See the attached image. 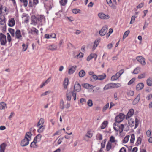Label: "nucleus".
<instances>
[{
    "instance_id": "nucleus-53",
    "label": "nucleus",
    "mask_w": 152,
    "mask_h": 152,
    "mask_svg": "<svg viewBox=\"0 0 152 152\" xmlns=\"http://www.w3.org/2000/svg\"><path fill=\"white\" fill-rule=\"evenodd\" d=\"M21 2L23 3V4L25 7L27 6L28 4V1L27 0H20Z\"/></svg>"
},
{
    "instance_id": "nucleus-7",
    "label": "nucleus",
    "mask_w": 152,
    "mask_h": 152,
    "mask_svg": "<svg viewBox=\"0 0 152 152\" xmlns=\"http://www.w3.org/2000/svg\"><path fill=\"white\" fill-rule=\"evenodd\" d=\"M107 26H105L103 27L99 31V34L101 36H103L105 35L107 31Z\"/></svg>"
},
{
    "instance_id": "nucleus-25",
    "label": "nucleus",
    "mask_w": 152,
    "mask_h": 152,
    "mask_svg": "<svg viewBox=\"0 0 152 152\" xmlns=\"http://www.w3.org/2000/svg\"><path fill=\"white\" fill-rule=\"evenodd\" d=\"M107 3L114 9H115L116 7L113 4L111 0H106Z\"/></svg>"
},
{
    "instance_id": "nucleus-16",
    "label": "nucleus",
    "mask_w": 152,
    "mask_h": 152,
    "mask_svg": "<svg viewBox=\"0 0 152 152\" xmlns=\"http://www.w3.org/2000/svg\"><path fill=\"white\" fill-rule=\"evenodd\" d=\"M7 146L6 144L4 143H3L0 146V152H4V150Z\"/></svg>"
},
{
    "instance_id": "nucleus-32",
    "label": "nucleus",
    "mask_w": 152,
    "mask_h": 152,
    "mask_svg": "<svg viewBox=\"0 0 152 152\" xmlns=\"http://www.w3.org/2000/svg\"><path fill=\"white\" fill-rule=\"evenodd\" d=\"M112 83L113 84L112 86L113 87V88L119 87L121 86V84L118 83Z\"/></svg>"
},
{
    "instance_id": "nucleus-8",
    "label": "nucleus",
    "mask_w": 152,
    "mask_h": 152,
    "mask_svg": "<svg viewBox=\"0 0 152 152\" xmlns=\"http://www.w3.org/2000/svg\"><path fill=\"white\" fill-rule=\"evenodd\" d=\"M98 16L101 19H107L110 18V16L108 15H105L104 13L100 12L98 14Z\"/></svg>"
},
{
    "instance_id": "nucleus-20",
    "label": "nucleus",
    "mask_w": 152,
    "mask_h": 152,
    "mask_svg": "<svg viewBox=\"0 0 152 152\" xmlns=\"http://www.w3.org/2000/svg\"><path fill=\"white\" fill-rule=\"evenodd\" d=\"M112 85V83L106 85L104 88V89L107 90L109 89L113 88Z\"/></svg>"
},
{
    "instance_id": "nucleus-33",
    "label": "nucleus",
    "mask_w": 152,
    "mask_h": 152,
    "mask_svg": "<svg viewBox=\"0 0 152 152\" xmlns=\"http://www.w3.org/2000/svg\"><path fill=\"white\" fill-rule=\"evenodd\" d=\"M108 122L106 121H104L102 123V125L101 126V129H103L105 128Z\"/></svg>"
},
{
    "instance_id": "nucleus-24",
    "label": "nucleus",
    "mask_w": 152,
    "mask_h": 152,
    "mask_svg": "<svg viewBox=\"0 0 152 152\" xmlns=\"http://www.w3.org/2000/svg\"><path fill=\"white\" fill-rule=\"evenodd\" d=\"M106 77V75L105 74H102L98 76V80H102L105 79Z\"/></svg>"
},
{
    "instance_id": "nucleus-49",
    "label": "nucleus",
    "mask_w": 152,
    "mask_h": 152,
    "mask_svg": "<svg viewBox=\"0 0 152 152\" xmlns=\"http://www.w3.org/2000/svg\"><path fill=\"white\" fill-rule=\"evenodd\" d=\"M93 79H94V80L95 81L98 80V76H97L96 75H93V76H92L90 78V79L91 80H92Z\"/></svg>"
},
{
    "instance_id": "nucleus-6",
    "label": "nucleus",
    "mask_w": 152,
    "mask_h": 152,
    "mask_svg": "<svg viewBox=\"0 0 152 152\" xmlns=\"http://www.w3.org/2000/svg\"><path fill=\"white\" fill-rule=\"evenodd\" d=\"M136 60L142 65L146 64L145 59L141 56H138L136 57Z\"/></svg>"
},
{
    "instance_id": "nucleus-17",
    "label": "nucleus",
    "mask_w": 152,
    "mask_h": 152,
    "mask_svg": "<svg viewBox=\"0 0 152 152\" xmlns=\"http://www.w3.org/2000/svg\"><path fill=\"white\" fill-rule=\"evenodd\" d=\"M120 76L119 74L117 73L115 74L113 76L111 77V80L113 81L117 80Z\"/></svg>"
},
{
    "instance_id": "nucleus-40",
    "label": "nucleus",
    "mask_w": 152,
    "mask_h": 152,
    "mask_svg": "<svg viewBox=\"0 0 152 152\" xmlns=\"http://www.w3.org/2000/svg\"><path fill=\"white\" fill-rule=\"evenodd\" d=\"M142 139L141 137H137L136 144L137 145H139L141 143Z\"/></svg>"
},
{
    "instance_id": "nucleus-42",
    "label": "nucleus",
    "mask_w": 152,
    "mask_h": 152,
    "mask_svg": "<svg viewBox=\"0 0 152 152\" xmlns=\"http://www.w3.org/2000/svg\"><path fill=\"white\" fill-rule=\"evenodd\" d=\"M93 134L91 133L90 131H88L86 134V136L89 138H90L92 137Z\"/></svg>"
},
{
    "instance_id": "nucleus-11",
    "label": "nucleus",
    "mask_w": 152,
    "mask_h": 152,
    "mask_svg": "<svg viewBox=\"0 0 152 152\" xmlns=\"http://www.w3.org/2000/svg\"><path fill=\"white\" fill-rule=\"evenodd\" d=\"M57 47L56 45H51L50 46H49L47 48V49L48 50H51V51H54L55 50H57Z\"/></svg>"
},
{
    "instance_id": "nucleus-21",
    "label": "nucleus",
    "mask_w": 152,
    "mask_h": 152,
    "mask_svg": "<svg viewBox=\"0 0 152 152\" xmlns=\"http://www.w3.org/2000/svg\"><path fill=\"white\" fill-rule=\"evenodd\" d=\"M44 122L45 121L44 119L42 118H41L37 123V126L38 127H39V126L40 125L41 126V125H43Z\"/></svg>"
},
{
    "instance_id": "nucleus-45",
    "label": "nucleus",
    "mask_w": 152,
    "mask_h": 152,
    "mask_svg": "<svg viewBox=\"0 0 152 152\" xmlns=\"http://www.w3.org/2000/svg\"><path fill=\"white\" fill-rule=\"evenodd\" d=\"M87 104L89 107H92L93 105L92 101L91 99H89L88 100L87 102Z\"/></svg>"
},
{
    "instance_id": "nucleus-55",
    "label": "nucleus",
    "mask_w": 152,
    "mask_h": 152,
    "mask_svg": "<svg viewBox=\"0 0 152 152\" xmlns=\"http://www.w3.org/2000/svg\"><path fill=\"white\" fill-rule=\"evenodd\" d=\"M23 50L25 51L27 50L28 48V45H26L25 44H23L22 45Z\"/></svg>"
},
{
    "instance_id": "nucleus-26",
    "label": "nucleus",
    "mask_w": 152,
    "mask_h": 152,
    "mask_svg": "<svg viewBox=\"0 0 152 152\" xmlns=\"http://www.w3.org/2000/svg\"><path fill=\"white\" fill-rule=\"evenodd\" d=\"M45 128V126L44 125H41L39 128L38 129L37 131L39 133H41L42 132Z\"/></svg>"
},
{
    "instance_id": "nucleus-62",
    "label": "nucleus",
    "mask_w": 152,
    "mask_h": 152,
    "mask_svg": "<svg viewBox=\"0 0 152 152\" xmlns=\"http://www.w3.org/2000/svg\"><path fill=\"white\" fill-rule=\"evenodd\" d=\"M96 137L99 140H101L102 139V135L100 134H98L96 135Z\"/></svg>"
},
{
    "instance_id": "nucleus-18",
    "label": "nucleus",
    "mask_w": 152,
    "mask_h": 152,
    "mask_svg": "<svg viewBox=\"0 0 152 152\" xmlns=\"http://www.w3.org/2000/svg\"><path fill=\"white\" fill-rule=\"evenodd\" d=\"M140 98V94H139L133 102V104H135L138 102Z\"/></svg>"
},
{
    "instance_id": "nucleus-9",
    "label": "nucleus",
    "mask_w": 152,
    "mask_h": 152,
    "mask_svg": "<svg viewBox=\"0 0 152 152\" xmlns=\"http://www.w3.org/2000/svg\"><path fill=\"white\" fill-rule=\"evenodd\" d=\"M134 113V111L132 109H130L128 111L126 117V118H129L132 116Z\"/></svg>"
},
{
    "instance_id": "nucleus-59",
    "label": "nucleus",
    "mask_w": 152,
    "mask_h": 152,
    "mask_svg": "<svg viewBox=\"0 0 152 152\" xmlns=\"http://www.w3.org/2000/svg\"><path fill=\"white\" fill-rule=\"evenodd\" d=\"M135 123V126L134 127V129H136L138 126L139 123V121L137 118H136Z\"/></svg>"
},
{
    "instance_id": "nucleus-60",
    "label": "nucleus",
    "mask_w": 152,
    "mask_h": 152,
    "mask_svg": "<svg viewBox=\"0 0 152 152\" xmlns=\"http://www.w3.org/2000/svg\"><path fill=\"white\" fill-rule=\"evenodd\" d=\"M31 31L32 32H34L37 34H38V31L35 28H33L31 29Z\"/></svg>"
},
{
    "instance_id": "nucleus-37",
    "label": "nucleus",
    "mask_w": 152,
    "mask_h": 152,
    "mask_svg": "<svg viewBox=\"0 0 152 152\" xmlns=\"http://www.w3.org/2000/svg\"><path fill=\"white\" fill-rule=\"evenodd\" d=\"M109 103H107L104 106L102 109L103 112H105L109 107Z\"/></svg>"
},
{
    "instance_id": "nucleus-14",
    "label": "nucleus",
    "mask_w": 152,
    "mask_h": 152,
    "mask_svg": "<svg viewBox=\"0 0 152 152\" xmlns=\"http://www.w3.org/2000/svg\"><path fill=\"white\" fill-rule=\"evenodd\" d=\"M143 87L144 84L142 83H140L137 85L136 89L138 91L142 89Z\"/></svg>"
},
{
    "instance_id": "nucleus-13",
    "label": "nucleus",
    "mask_w": 152,
    "mask_h": 152,
    "mask_svg": "<svg viewBox=\"0 0 152 152\" xmlns=\"http://www.w3.org/2000/svg\"><path fill=\"white\" fill-rule=\"evenodd\" d=\"M69 79L67 78H66L63 82L64 88V89H66L67 88V86L68 85Z\"/></svg>"
},
{
    "instance_id": "nucleus-56",
    "label": "nucleus",
    "mask_w": 152,
    "mask_h": 152,
    "mask_svg": "<svg viewBox=\"0 0 152 152\" xmlns=\"http://www.w3.org/2000/svg\"><path fill=\"white\" fill-rule=\"evenodd\" d=\"M90 55L92 59L93 58H94L95 60H96L97 57V55L96 54L92 53Z\"/></svg>"
},
{
    "instance_id": "nucleus-43",
    "label": "nucleus",
    "mask_w": 152,
    "mask_h": 152,
    "mask_svg": "<svg viewBox=\"0 0 152 152\" xmlns=\"http://www.w3.org/2000/svg\"><path fill=\"white\" fill-rule=\"evenodd\" d=\"M32 21L33 24L35 25L37 24V21H38L37 18H36L35 16L32 17Z\"/></svg>"
},
{
    "instance_id": "nucleus-3",
    "label": "nucleus",
    "mask_w": 152,
    "mask_h": 152,
    "mask_svg": "<svg viewBox=\"0 0 152 152\" xmlns=\"http://www.w3.org/2000/svg\"><path fill=\"white\" fill-rule=\"evenodd\" d=\"M113 126L114 129L116 131L120 133L123 132L124 128V126L123 124H121L119 126L115 123L113 124Z\"/></svg>"
},
{
    "instance_id": "nucleus-22",
    "label": "nucleus",
    "mask_w": 152,
    "mask_h": 152,
    "mask_svg": "<svg viewBox=\"0 0 152 152\" xmlns=\"http://www.w3.org/2000/svg\"><path fill=\"white\" fill-rule=\"evenodd\" d=\"M6 108V104L4 102L0 103V110L5 109Z\"/></svg>"
},
{
    "instance_id": "nucleus-28",
    "label": "nucleus",
    "mask_w": 152,
    "mask_h": 152,
    "mask_svg": "<svg viewBox=\"0 0 152 152\" xmlns=\"http://www.w3.org/2000/svg\"><path fill=\"white\" fill-rule=\"evenodd\" d=\"M83 86L85 88L87 89H88L89 88H94V86H93L88 83H85L83 84Z\"/></svg>"
},
{
    "instance_id": "nucleus-1",
    "label": "nucleus",
    "mask_w": 152,
    "mask_h": 152,
    "mask_svg": "<svg viewBox=\"0 0 152 152\" xmlns=\"http://www.w3.org/2000/svg\"><path fill=\"white\" fill-rule=\"evenodd\" d=\"M32 134L31 132H27L26 134L25 137L21 141L20 145L22 147L27 145L29 143V141L31 139Z\"/></svg>"
},
{
    "instance_id": "nucleus-10",
    "label": "nucleus",
    "mask_w": 152,
    "mask_h": 152,
    "mask_svg": "<svg viewBox=\"0 0 152 152\" xmlns=\"http://www.w3.org/2000/svg\"><path fill=\"white\" fill-rule=\"evenodd\" d=\"M16 38L17 39H21L22 36L21 34L20 31L19 30H17L15 32Z\"/></svg>"
},
{
    "instance_id": "nucleus-54",
    "label": "nucleus",
    "mask_w": 152,
    "mask_h": 152,
    "mask_svg": "<svg viewBox=\"0 0 152 152\" xmlns=\"http://www.w3.org/2000/svg\"><path fill=\"white\" fill-rule=\"evenodd\" d=\"M66 99L70 101L71 99V96L70 94H69L66 93Z\"/></svg>"
},
{
    "instance_id": "nucleus-29",
    "label": "nucleus",
    "mask_w": 152,
    "mask_h": 152,
    "mask_svg": "<svg viewBox=\"0 0 152 152\" xmlns=\"http://www.w3.org/2000/svg\"><path fill=\"white\" fill-rule=\"evenodd\" d=\"M85 74L86 73L83 70L80 71L79 73V76L80 77H83L85 75Z\"/></svg>"
},
{
    "instance_id": "nucleus-2",
    "label": "nucleus",
    "mask_w": 152,
    "mask_h": 152,
    "mask_svg": "<svg viewBox=\"0 0 152 152\" xmlns=\"http://www.w3.org/2000/svg\"><path fill=\"white\" fill-rule=\"evenodd\" d=\"M81 90V87L80 84L77 82H76L74 86V90L71 91L72 95L74 101L76 99V91L79 92Z\"/></svg>"
},
{
    "instance_id": "nucleus-52",
    "label": "nucleus",
    "mask_w": 152,
    "mask_h": 152,
    "mask_svg": "<svg viewBox=\"0 0 152 152\" xmlns=\"http://www.w3.org/2000/svg\"><path fill=\"white\" fill-rule=\"evenodd\" d=\"M136 17L135 16H132L131 18V20L130 22V24H132L134 22L135 20V18H136Z\"/></svg>"
},
{
    "instance_id": "nucleus-30",
    "label": "nucleus",
    "mask_w": 152,
    "mask_h": 152,
    "mask_svg": "<svg viewBox=\"0 0 152 152\" xmlns=\"http://www.w3.org/2000/svg\"><path fill=\"white\" fill-rule=\"evenodd\" d=\"M112 148V144L109 142H108L106 145V150L107 151H109Z\"/></svg>"
},
{
    "instance_id": "nucleus-12",
    "label": "nucleus",
    "mask_w": 152,
    "mask_h": 152,
    "mask_svg": "<svg viewBox=\"0 0 152 152\" xmlns=\"http://www.w3.org/2000/svg\"><path fill=\"white\" fill-rule=\"evenodd\" d=\"M77 66L75 65L72 66L69 70L68 73L69 74H72L76 69Z\"/></svg>"
},
{
    "instance_id": "nucleus-34",
    "label": "nucleus",
    "mask_w": 152,
    "mask_h": 152,
    "mask_svg": "<svg viewBox=\"0 0 152 152\" xmlns=\"http://www.w3.org/2000/svg\"><path fill=\"white\" fill-rule=\"evenodd\" d=\"M110 141L112 143H116L117 142V140L115 139V138L113 136H112L110 137Z\"/></svg>"
},
{
    "instance_id": "nucleus-36",
    "label": "nucleus",
    "mask_w": 152,
    "mask_h": 152,
    "mask_svg": "<svg viewBox=\"0 0 152 152\" xmlns=\"http://www.w3.org/2000/svg\"><path fill=\"white\" fill-rule=\"evenodd\" d=\"M140 67H137L134 69L133 72V73L134 74H137L140 72Z\"/></svg>"
},
{
    "instance_id": "nucleus-57",
    "label": "nucleus",
    "mask_w": 152,
    "mask_h": 152,
    "mask_svg": "<svg viewBox=\"0 0 152 152\" xmlns=\"http://www.w3.org/2000/svg\"><path fill=\"white\" fill-rule=\"evenodd\" d=\"M60 106L61 108L62 109H63L64 107V102L63 101H61L60 102Z\"/></svg>"
},
{
    "instance_id": "nucleus-5",
    "label": "nucleus",
    "mask_w": 152,
    "mask_h": 152,
    "mask_svg": "<svg viewBox=\"0 0 152 152\" xmlns=\"http://www.w3.org/2000/svg\"><path fill=\"white\" fill-rule=\"evenodd\" d=\"M125 115L122 113H120L119 115L116 117L115 118V121L118 123L121 122L124 118Z\"/></svg>"
},
{
    "instance_id": "nucleus-61",
    "label": "nucleus",
    "mask_w": 152,
    "mask_h": 152,
    "mask_svg": "<svg viewBox=\"0 0 152 152\" xmlns=\"http://www.w3.org/2000/svg\"><path fill=\"white\" fill-rule=\"evenodd\" d=\"M113 32V30L112 28H110L108 33L106 35V37L108 38L110 35V34Z\"/></svg>"
},
{
    "instance_id": "nucleus-46",
    "label": "nucleus",
    "mask_w": 152,
    "mask_h": 152,
    "mask_svg": "<svg viewBox=\"0 0 152 152\" xmlns=\"http://www.w3.org/2000/svg\"><path fill=\"white\" fill-rule=\"evenodd\" d=\"M36 141H34V140L32 142L30 145V146L31 147L33 148H35L37 147L36 145Z\"/></svg>"
},
{
    "instance_id": "nucleus-39",
    "label": "nucleus",
    "mask_w": 152,
    "mask_h": 152,
    "mask_svg": "<svg viewBox=\"0 0 152 152\" xmlns=\"http://www.w3.org/2000/svg\"><path fill=\"white\" fill-rule=\"evenodd\" d=\"M8 31L11 34L12 36L13 37H14L15 36L14 29L12 28H9L8 29Z\"/></svg>"
},
{
    "instance_id": "nucleus-19",
    "label": "nucleus",
    "mask_w": 152,
    "mask_h": 152,
    "mask_svg": "<svg viewBox=\"0 0 152 152\" xmlns=\"http://www.w3.org/2000/svg\"><path fill=\"white\" fill-rule=\"evenodd\" d=\"M140 98V94H139L133 102V104H135L138 102Z\"/></svg>"
},
{
    "instance_id": "nucleus-35",
    "label": "nucleus",
    "mask_w": 152,
    "mask_h": 152,
    "mask_svg": "<svg viewBox=\"0 0 152 152\" xmlns=\"http://www.w3.org/2000/svg\"><path fill=\"white\" fill-rule=\"evenodd\" d=\"M129 125L131 127H133L134 126H135V122L132 120H130L129 121Z\"/></svg>"
},
{
    "instance_id": "nucleus-4",
    "label": "nucleus",
    "mask_w": 152,
    "mask_h": 152,
    "mask_svg": "<svg viewBox=\"0 0 152 152\" xmlns=\"http://www.w3.org/2000/svg\"><path fill=\"white\" fill-rule=\"evenodd\" d=\"M0 42L2 45H4L7 42L6 36L1 33H0Z\"/></svg>"
},
{
    "instance_id": "nucleus-58",
    "label": "nucleus",
    "mask_w": 152,
    "mask_h": 152,
    "mask_svg": "<svg viewBox=\"0 0 152 152\" xmlns=\"http://www.w3.org/2000/svg\"><path fill=\"white\" fill-rule=\"evenodd\" d=\"M100 39H98L94 41V44L95 45H96V46H97L98 45H99V43L100 42Z\"/></svg>"
},
{
    "instance_id": "nucleus-63",
    "label": "nucleus",
    "mask_w": 152,
    "mask_h": 152,
    "mask_svg": "<svg viewBox=\"0 0 152 152\" xmlns=\"http://www.w3.org/2000/svg\"><path fill=\"white\" fill-rule=\"evenodd\" d=\"M80 10L78 9H74L72 10V12L73 13L77 14L80 11Z\"/></svg>"
},
{
    "instance_id": "nucleus-38",
    "label": "nucleus",
    "mask_w": 152,
    "mask_h": 152,
    "mask_svg": "<svg viewBox=\"0 0 152 152\" xmlns=\"http://www.w3.org/2000/svg\"><path fill=\"white\" fill-rule=\"evenodd\" d=\"M129 137L130 136L129 135L126 136L123 140V143H126L128 141Z\"/></svg>"
},
{
    "instance_id": "nucleus-41",
    "label": "nucleus",
    "mask_w": 152,
    "mask_h": 152,
    "mask_svg": "<svg viewBox=\"0 0 152 152\" xmlns=\"http://www.w3.org/2000/svg\"><path fill=\"white\" fill-rule=\"evenodd\" d=\"M129 33L130 31L129 30L125 31L123 35V39H124L125 38L128 36Z\"/></svg>"
},
{
    "instance_id": "nucleus-50",
    "label": "nucleus",
    "mask_w": 152,
    "mask_h": 152,
    "mask_svg": "<svg viewBox=\"0 0 152 152\" xmlns=\"http://www.w3.org/2000/svg\"><path fill=\"white\" fill-rule=\"evenodd\" d=\"M145 77V73H142L138 75V79H142L144 78Z\"/></svg>"
},
{
    "instance_id": "nucleus-27",
    "label": "nucleus",
    "mask_w": 152,
    "mask_h": 152,
    "mask_svg": "<svg viewBox=\"0 0 152 152\" xmlns=\"http://www.w3.org/2000/svg\"><path fill=\"white\" fill-rule=\"evenodd\" d=\"M41 137L42 135L41 134H38L35 137L34 140L36 141H38V142H39L41 140Z\"/></svg>"
},
{
    "instance_id": "nucleus-47",
    "label": "nucleus",
    "mask_w": 152,
    "mask_h": 152,
    "mask_svg": "<svg viewBox=\"0 0 152 152\" xmlns=\"http://www.w3.org/2000/svg\"><path fill=\"white\" fill-rule=\"evenodd\" d=\"M135 140V136L134 134H132L131 135L130 142L132 143L134 142Z\"/></svg>"
},
{
    "instance_id": "nucleus-44",
    "label": "nucleus",
    "mask_w": 152,
    "mask_h": 152,
    "mask_svg": "<svg viewBox=\"0 0 152 152\" xmlns=\"http://www.w3.org/2000/svg\"><path fill=\"white\" fill-rule=\"evenodd\" d=\"M5 22V20L4 17L0 18V24L1 25H4Z\"/></svg>"
},
{
    "instance_id": "nucleus-23",
    "label": "nucleus",
    "mask_w": 152,
    "mask_h": 152,
    "mask_svg": "<svg viewBox=\"0 0 152 152\" xmlns=\"http://www.w3.org/2000/svg\"><path fill=\"white\" fill-rule=\"evenodd\" d=\"M146 83L148 86H152V78H149L148 79L146 80Z\"/></svg>"
},
{
    "instance_id": "nucleus-51",
    "label": "nucleus",
    "mask_w": 152,
    "mask_h": 152,
    "mask_svg": "<svg viewBox=\"0 0 152 152\" xmlns=\"http://www.w3.org/2000/svg\"><path fill=\"white\" fill-rule=\"evenodd\" d=\"M83 56V54L82 53H80L79 54L75 56V58H79Z\"/></svg>"
},
{
    "instance_id": "nucleus-48",
    "label": "nucleus",
    "mask_w": 152,
    "mask_h": 152,
    "mask_svg": "<svg viewBox=\"0 0 152 152\" xmlns=\"http://www.w3.org/2000/svg\"><path fill=\"white\" fill-rule=\"evenodd\" d=\"M67 3V0H61L60 1L61 4L62 6H65Z\"/></svg>"
},
{
    "instance_id": "nucleus-15",
    "label": "nucleus",
    "mask_w": 152,
    "mask_h": 152,
    "mask_svg": "<svg viewBox=\"0 0 152 152\" xmlns=\"http://www.w3.org/2000/svg\"><path fill=\"white\" fill-rule=\"evenodd\" d=\"M15 24V21L14 18H11L9 20V21L8 25L10 27L13 26Z\"/></svg>"
},
{
    "instance_id": "nucleus-31",
    "label": "nucleus",
    "mask_w": 152,
    "mask_h": 152,
    "mask_svg": "<svg viewBox=\"0 0 152 152\" xmlns=\"http://www.w3.org/2000/svg\"><path fill=\"white\" fill-rule=\"evenodd\" d=\"M38 21L42 22L43 20H44V16L43 15H40L37 18Z\"/></svg>"
},
{
    "instance_id": "nucleus-64",
    "label": "nucleus",
    "mask_w": 152,
    "mask_h": 152,
    "mask_svg": "<svg viewBox=\"0 0 152 152\" xmlns=\"http://www.w3.org/2000/svg\"><path fill=\"white\" fill-rule=\"evenodd\" d=\"M152 98V94H150L148 95L146 97V99L148 100H150Z\"/></svg>"
}]
</instances>
